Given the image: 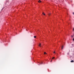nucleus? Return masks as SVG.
I'll use <instances>...</instances> for the list:
<instances>
[{
  "label": "nucleus",
  "mask_w": 74,
  "mask_h": 74,
  "mask_svg": "<svg viewBox=\"0 0 74 74\" xmlns=\"http://www.w3.org/2000/svg\"><path fill=\"white\" fill-rule=\"evenodd\" d=\"M51 62H52V60H51Z\"/></svg>",
  "instance_id": "16"
},
{
  "label": "nucleus",
  "mask_w": 74,
  "mask_h": 74,
  "mask_svg": "<svg viewBox=\"0 0 74 74\" xmlns=\"http://www.w3.org/2000/svg\"><path fill=\"white\" fill-rule=\"evenodd\" d=\"M53 53H55V51Z\"/></svg>",
  "instance_id": "13"
},
{
  "label": "nucleus",
  "mask_w": 74,
  "mask_h": 74,
  "mask_svg": "<svg viewBox=\"0 0 74 74\" xmlns=\"http://www.w3.org/2000/svg\"><path fill=\"white\" fill-rule=\"evenodd\" d=\"M73 36H74V35H73Z\"/></svg>",
  "instance_id": "17"
},
{
  "label": "nucleus",
  "mask_w": 74,
  "mask_h": 74,
  "mask_svg": "<svg viewBox=\"0 0 74 74\" xmlns=\"http://www.w3.org/2000/svg\"><path fill=\"white\" fill-rule=\"evenodd\" d=\"M41 64H42V62H41Z\"/></svg>",
  "instance_id": "10"
},
{
  "label": "nucleus",
  "mask_w": 74,
  "mask_h": 74,
  "mask_svg": "<svg viewBox=\"0 0 74 74\" xmlns=\"http://www.w3.org/2000/svg\"><path fill=\"white\" fill-rule=\"evenodd\" d=\"M41 43H40L39 45V47H41Z\"/></svg>",
  "instance_id": "4"
},
{
  "label": "nucleus",
  "mask_w": 74,
  "mask_h": 74,
  "mask_svg": "<svg viewBox=\"0 0 74 74\" xmlns=\"http://www.w3.org/2000/svg\"><path fill=\"white\" fill-rule=\"evenodd\" d=\"M71 63H73V62H74V60H72L71 61Z\"/></svg>",
  "instance_id": "1"
},
{
  "label": "nucleus",
  "mask_w": 74,
  "mask_h": 74,
  "mask_svg": "<svg viewBox=\"0 0 74 74\" xmlns=\"http://www.w3.org/2000/svg\"><path fill=\"white\" fill-rule=\"evenodd\" d=\"M73 41H74V38L73 39Z\"/></svg>",
  "instance_id": "14"
},
{
  "label": "nucleus",
  "mask_w": 74,
  "mask_h": 74,
  "mask_svg": "<svg viewBox=\"0 0 74 74\" xmlns=\"http://www.w3.org/2000/svg\"><path fill=\"white\" fill-rule=\"evenodd\" d=\"M72 45H73L72 44Z\"/></svg>",
  "instance_id": "15"
},
{
  "label": "nucleus",
  "mask_w": 74,
  "mask_h": 74,
  "mask_svg": "<svg viewBox=\"0 0 74 74\" xmlns=\"http://www.w3.org/2000/svg\"><path fill=\"white\" fill-rule=\"evenodd\" d=\"M52 59H55V57H53V58H52Z\"/></svg>",
  "instance_id": "8"
},
{
  "label": "nucleus",
  "mask_w": 74,
  "mask_h": 74,
  "mask_svg": "<svg viewBox=\"0 0 74 74\" xmlns=\"http://www.w3.org/2000/svg\"><path fill=\"white\" fill-rule=\"evenodd\" d=\"M34 38H36V36H34Z\"/></svg>",
  "instance_id": "7"
},
{
  "label": "nucleus",
  "mask_w": 74,
  "mask_h": 74,
  "mask_svg": "<svg viewBox=\"0 0 74 74\" xmlns=\"http://www.w3.org/2000/svg\"><path fill=\"white\" fill-rule=\"evenodd\" d=\"M71 37H72V38L73 37V36L72 35L71 36Z\"/></svg>",
  "instance_id": "9"
},
{
  "label": "nucleus",
  "mask_w": 74,
  "mask_h": 74,
  "mask_svg": "<svg viewBox=\"0 0 74 74\" xmlns=\"http://www.w3.org/2000/svg\"><path fill=\"white\" fill-rule=\"evenodd\" d=\"M42 14H43V15H45V14H44V13H42Z\"/></svg>",
  "instance_id": "5"
},
{
  "label": "nucleus",
  "mask_w": 74,
  "mask_h": 74,
  "mask_svg": "<svg viewBox=\"0 0 74 74\" xmlns=\"http://www.w3.org/2000/svg\"><path fill=\"white\" fill-rule=\"evenodd\" d=\"M63 48H64V46H62V49H63Z\"/></svg>",
  "instance_id": "2"
},
{
  "label": "nucleus",
  "mask_w": 74,
  "mask_h": 74,
  "mask_svg": "<svg viewBox=\"0 0 74 74\" xmlns=\"http://www.w3.org/2000/svg\"><path fill=\"white\" fill-rule=\"evenodd\" d=\"M44 54H47V53H46V52H44Z\"/></svg>",
  "instance_id": "6"
},
{
  "label": "nucleus",
  "mask_w": 74,
  "mask_h": 74,
  "mask_svg": "<svg viewBox=\"0 0 74 74\" xmlns=\"http://www.w3.org/2000/svg\"><path fill=\"white\" fill-rule=\"evenodd\" d=\"M73 15H74V12H73Z\"/></svg>",
  "instance_id": "12"
},
{
  "label": "nucleus",
  "mask_w": 74,
  "mask_h": 74,
  "mask_svg": "<svg viewBox=\"0 0 74 74\" xmlns=\"http://www.w3.org/2000/svg\"><path fill=\"white\" fill-rule=\"evenodd\" d=\"M38 3H41V1L40 0H39V1H38Z\"/></svg>",
  "instance_id": "3"
},
{
  "label": "nucleus",
  "mask_w": 74,
  "mask_h": 74,
  "mask_svg": "<svg viewBox=\"0 0 74 74\" xmlns=\"http://www.w3.org/2000/svg\"><path fill=\"white\" fill-rule=\"evenodd\" d=\"M51 15V14H50V13L49 14V15Z\"/></svg>",
  "instance_id": "11"
}]
</instances>
